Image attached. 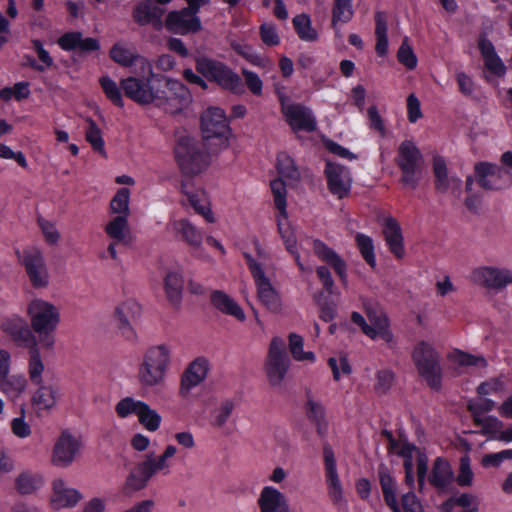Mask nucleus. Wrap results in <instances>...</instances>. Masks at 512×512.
<instances>
[{
    "label": "nucleus",
    "instance_id": "23",
    "mask_svg": "<svg viewBox=\"0 0 512 512\" xmlns=\"http://www.w3.org/2000/svg\"><path fill=\"white\" fill-rule=\"evenodd\" d=\"M110 57L123 67L135 66V74L151 73V64L145 57L121 44H115L111 48Z\"/></svg>",
    "mask_w": 512,
    "mask_h": 512
},
{
    "label": "nucleus",
    "instance_id": "16",
    "mask_svg": "<svg viewBox=\"0 0 512 512\" xmlns=\"http://www.w3.org/2000/svg\"><path fill=\"white\" fill-rule=\"evenodd\" d=\"M323 463L329 497L334 504H337L342 500L343 489L337 471L335 453L328 442L323 443Z\"/></svg>",
    "mask_w": 512,
    "mask_h": 512
},
{
    "label": "nucleus",
    "instance_id": "50",
    "mask_svg": "<svg viewBox=\"0 0 512 512\" xmlns=\"http://www.w3.org/2000/svg\"><path fill=\"white\" fill-rule=\"evenodd\" d=\"M145 403L146 402L137 400L133 397H125L117 402L115 405V412L120 418H128L133 415L139 418Z\"/></svg>",
    "mask_w": 512,
    "mask_h": 512
},
{
    "label": "nucleus",
    "instance_id": "2",
    "mask_svg": "<svg viewBox=\"0 0 512 512\" xmlns=\"http://www.w3.org/2000/svg\"><path fill=\"white\" fill-rule=\"evenodd\" d=\"M32 331L38 336L40 347L44 350H53L56 344L55 332L60 324V310L53 303L33 298L26 306Z\"/></svg>",
    "mask_w": 512,
    "mask_h": 512
},
{
    "label": "nucleus",
    "instance_id": "42",
    "mask_svg": "<svg viewBox=\"0 0 512 512\" xmlns=\"http://www.w3.org/2000/svg\"><path fill=\"white\" fill-rule=\"evenodd\" d=\"M43 485V476L32 472H22L15 479V488L22 495L33 494Z\"/></svg>",
    "mask_w": 512,
    "mask_h": 512
},
{
    "label": "nucleus",
    "instance_id": "58",
    "mask_svg": "<svg viewBox=\"0 0 512 512\" xmlns=\"http://www.w3.org/2000/svg\"><path fill=\"white\" fill-rule=\"evenodd\" d=\"M86 140L91 144L95 151H98L101 157H106L104 151V141L101 136V131L97 124L89 119L88 128L86 129Z\"/></svg>",
    "mask_w": 512,
    "mask_h": 512
},
{
    "label": "nucleus",
    "instance_id": "60",
    "mask_svg": "<svg viewBox=\"0 0 512 512\" xmlns=\"http://www.w3.org/2000/svg\"><path fill=\"white\" fill-rule=\"evenodd\" d=\"M182 182L193 183L192 179L207 170V162H181Z\"/></svg>",
    "mask_w": 512,
    "mask_h": 512
},
{
    "label": "nucleus",
    "instance_id": "15",
    "mask_svg": "<svg viewBox=\"0 0 512 512\" xmlns=\"http://www.w3.org/2000/svg\"><path fill=\"white\" fill-rule=\"evenodd\" d=\"M283 116L294 133L301 131L312 133L317 129V120L312 110L301 103L287 107Z\"/></svg>",
    "mask_w": 512,
    "mask_h": 512
},
{
    "label": "nucleus",
    "instance_id": "34",
    "mask_svg": "<svg viewBox=\"0 0 512 512\" xmlns=\"http://www.w3.org/2000/svg\"><path fill=\"white\" fill-rule=\"evenodd\" d=\"M261 512H290L285 495L272 486H265L258 499Z\"/></svg>",
    "mask_w": 512,
    "mask_h": 512
},
{
    "label": "nucleus",
    "instance_id": "26",
    "mask_svg": "<svg viewBox=\"0 0 512 512\" xmlns=\"http://www.w3.org/2000/svg\"><path fill=\"white\" fill-rule=\"evenodd\" d=\"M165 9L157 5L153 0H143L133 9L132 17L140 26L152 24L155 28L162 26V16Z\"/></svg>",
    "mask_w": 512,
    "mask_h": 512
},
{
    "label": "nucleus",
    "instance_id": "32",
    "mask_svg": "<svg viewBox=\"0 0 512 512\" xmlns=\"http://www.w3.org/2000/svg\"><path fill=\"white\" fill-rule=\"evenodd\" d=\"M478 48L487 71L496 77H504L507 69L502 59L496 53L493 43L485 36H480Z\"/></svg>",
    "mask_w": 512,
    "mask_h": 512
},
{
    "label": "nucleus",
    "instance_id": "61",
    "mask_svg": "<svg viewBox=\"0 0 512 512\" xmlns=\"http://www.w3.org/2000/svg\"><path fill=\"white\" fill-rule=\"evenodd\" d=\"M459 473L457 476V483L461 487H467L472 484L473 472L471 469V459L468 454L460 457Z\"/></svg>",
    "mask_w": 512,
    "mask_h": 512
},
{
    "label": "nucleus",
    "instance_id": "55",
    "mask_svg": "<svg viewBox=\"0 0 512 512\" xmlns=\"http://www.w3.org/2000/svg\"><path fill=\"white\" fill-rule=\"evenodd\" d=\"M37 223L45 242L52 246L58 245L61 239V234L56 223L44 217H39Z\"/></svg>",
    "mask_w": 512,
    "mask_h": 512
},
{
    "label": "nucleus",
    "instance_id": "7",
    "mask_svg": "<svg viewBox=\"0 0 512 512\" xmlns=\"http://www.w3.org/2000/svg\"><path fill=\"white\" fill-rule=\"evenodd\" d=\"M83 448L84 442L80 435L70 429H63L53 442L50 463L53 467L66 469L81 456Z\"/></svg>",
    "mask_w": 512,
    "mask_h": 512
},
{
    "label": "nucleus",
    "instance_id": "63",
    "mask_svg": "<svg viewBox=\"0 0 512 512\" xmlns=\"http://www.w3.org/2000/svg\"><path fill=\"white\" fill-rule=\"evenodd\" d=\"M260 37L267 46H276L280 42V38L275 25L263 23L259 29Z\"/></svg>",
    "mask_w": 512,
    "mask_h": 512
},
{
    "label": "nucleus",
    "instance_id": "45",
    "mask_svg": "<svg viewBox=\"0 0 512 512\" xmlns=\"http://www.w3.org/2000/svg\"><path fill=\"white\" fill-rule=\"evenodd\" d=\"M354 16L353 0H333L331 24L334 29L339 23L346 24Z\"/></svg>",
    "mask_w": 512,
    "mask_h": 512
},
{
    "label": "nucleus",
    "instance_id": "21",
    "mask_svg": "<svg viewBox=\"0 0 512 512\" xmlns=\"http://www.w3.org/2000/svg\"><path fill=\"white\" fill-rule=\"evenodd\" d=\"M141 311V305L134 298H127L116 306L115 318L118 322V328L125 337H134L132 324L140 317Z\"/></svg>",
    "mask_w": 512,
    "mask_h": 512
},
{
    "label": "nucleus",
    "instance_id": "22",
    "mask_svg": "<svg viewBox=\"0 0 512 512\" xmlns=\"http://www.w3.org/2000/svg\"><path fill=\"white\" fill-rule=\"evenodd\" d=\"M82 498V493L78 489L69 486L62 478L53 481L50 502L54 509L73 508Z\"/></svg>",
    "mask_w": 512,
    "mask_h": 512
},
{
    "label": "nucleus",
    "instance_id": "44",
    "mask_svg": "<svg viewBox=\"0 0 512 512\" xmlns=\"http://www.w3.org/2000/svg\"><path fill=\"white\" fill-rule=\"evenodd\" d=\"M164 289L169 301L179 303L183 290V277L177 270H170L164 278Z\"/></svg>",
    "mask_w": 512,
    "mask_h": 512
},
{
    "label": "nucleus",
    "instance_id": "20",
    "mask_svg": "<svg viewBox=\"0 0 512 512\" xmlns=\"http://www.w3.org/2000/svg\"><path fill=\"white\" fill-rule=\"evenodd\" d=\"M312 249L315 256L327 266L331 267L339 277L341 283L346 285L348 281L346 261L334 249L320 239L313 240Z\"/></svg>",
    "mask_w": 512,
    "mask_h": 512
},
{
    "label": "nucleus",
    "instance_id": "39",
    "mask_svg": "<svg viewBox=\"0 0 512 512\" xmlns=\"http://www.w3.org/2000/svg\"><path fill=\"white\" fill-rule=\"evenodd\" d=\"M375 21V52L378 57L384 58L388 54V23L385 12L377 11L374 15Z\"/></svg>",
    "mask_w": 512,
    "mask_h": 512
},
{
    "label": "nucleus",
    "instance_id": "48",
    "mask_svg": "<svg viewBox=\"0 0 512 512\" xmlns=\"http://www.w3.org/2000/svg\"><path fill=\"white\" fill-rule=\"evenodd\" d=\"M148 482V477L139 466V464H137L127 476L123 485V492L127 495L132 494L136 491L144 489Z\"/></svg>",
    "mask_w": 512,
    "mask_h": 512
},
{
    "label": "nucleus",
    "instance_id": "56",
    "mask_svg": "<svg viewBox=\"0 0 512 512\" xmlns=\"http://www.w3.org/2000/svg\"><path fill=\"white\" fill-rule=\"evenodd\" d=\"M10 429L12 434L18 439H27L32 435V428L26 419L24 408H21V414L19 416L11 420Z\"/></svg>",
    "mask_w": 512,
    "mask_h": 512
},
{
    "label": "nucleus",
    "instance_id": "14",
    "mask_svg": "<svg viewBox=\"0 0 512 512\" xmlns=\"http://www.w3.org/2000/svg\"><path fill=\"white\" fill-rule=\"evenodd\" d=\"M290 366V360L286 352L285 342L280 338H273L269 347L266 363L267 376L272 386L279 385Z\"/></svg>",
    "mask_w": 512,
    "mask_h": 512
},
{
    "label": "nucleus",
    "instance_id": "38",
    "mask_svg": "<svg viewBox=\"0 0 512 512\" xmlns=\"http://www.w3.org/2000/svg\"><path fill=\"white\" fill-rule=\"evenodd\" d=\"M59 46L67 51L76 48L84 52L96 51L99 49V42L95 38H83L80 32H68L58 39Z\"/></svg>",
    "mask_w": 512,
    "mask_h": 512
},
{
    "label": "nucleus",
    "instance_id": "9",
    "mask_svg": "<svg viewBox=\"0 0 512 512\" xmlns=\"http://www.w3.org/2000/svg\"><path fill=\"white\" fill-rule=\"evenodd\" d=\"M477 184L485 190H500L512 184V162H477Z\"/></svg>",
    "mask_w": 512,
    "mask_h": 512
},
{
    "label": "nucleus",
    "instance_id": "36",
    "mask_svg": "<svg viewBox=\"0 0 512 512\" xmlns=\"http://www.w3.org/2000/svg\"><path fill=\"white\" fill-rule=\"evenodd\" d=\"M212 305L221 313L234 318L239 322L246 320L242 307L227 293L216 290L211 294Z\"/></svg>",
    "mask_w": 512,
    "mask_h": 512
},
{
    "label": "nucleus",
    "instance_id": "27",
    "mask_svg": "<svg viewBox=\"0 0 512 512\" xmlns=\"http://www.w3.org/2000/svg\"><path fill=\"white\" fill-rule=\"evenodd\" d=\"M1 329L19 345L27 346L31 342L34 344L32 348L36 347L32 332L25 319L21 316L12 315L4 318L1 321Z\"/></svg>",
    "mask_w": 512,
    "mask_h": 512
},
{
    "label": "nucleus",
    "instance_id": "35",
    "mask_svg": "<svg viewBox=\"0 0 512 512\" xmlns=\"http://www.w3.org/2000/svg\"><path fill=\"white\" fill-rule=\"evenodd\" d=\"M202 144L185 131L177 132L174 153L176 160H197L203 157Z\"/></svg>",
    "mask_w": 512,
    "mask_h": 512
},
{
    "label": "nucleus",
    "instance_id": "31",
    "mask_svg": "<svg viewBox=\"0 0 512 512\" xmlns=\"http://www.w3.org/2000/svg\"><path fill=\"white\" fill-rule=\"evenodd\" d=\"M182 191L189 204L197 213L202 215L207 222H215L214 214L209 207L208 198L204 190L196 189L193 183L186 181L182 182Z\"/></svg>",
    "mask_w": 512,
    "mask_h": 512
},
{
    "label": "nucleus",
    "instance_id": "33",
    "mask_svg": "<svg viewBox=\"0 0 512 512\" xmlns=\"http://www.w3.org/2000/svg\"><path fill=\"white\" fill-rule=\"evenodd\" d=\"M29 375L23 373L8 374L0 383V391L5 397L12 402H16L23 398L28 390Z\"/></svg>",
    "mask_w": 512,
    "mask_h": 512
},
{
    "label": "nucleus",
    "instance_id": "10",
    "mask_svg": "<svg viewBox=\"0 0 512 512\" xmlns=\"http://www.w3.org/2000/svg\"><path fill=\"white\" fill-rule=\"evenodd\" d=\"M16 254L32 287L36 289L47 288L50 284V273L42 251L30 247L24 249L22 253L17 250Z\"/></svg>",
    "mask_w": 512,
    "mask_h": 512
},
{
    "label": "nucleus",
    "instance_id": "29",
    "mask_svg": "<svg viewBox=\"0 0 512 512\" xmlns=\"http://www.w3.org/2000/svg\"><path fill=\"white\" fill-rule=\"evenodd\" d=\"M435 189L440 193L450 192L456 198L462 194V181L459 177L449 175L446 162H434Z\"/></svg>",
    "mask_w": 512,
    "mask_h": 512
},
{
    "label": "nucleus",
    "instance_id": "3",
    "mask_svg": "<svg viewBox=\"0 0 512 512\" xmlns=\"http://www.w3.org/2000/svg\"><path fill=\"white\" fill-rule=\"evenodd\" d=\"M171 362V349L166 344L149 347L143 354L137 371L138 382L142 387L152 388L161 385Z\"/></svg>",
    "mask_w": 512,
    "mask_h": 512
},
{
    "label": "nucleus",
    "instance_id": "57",
    "mask_svg": "<svg viewBox=\"0 0 512 512\" xmlns=\"http://www.w3.org/2000/svg\"><path fill=\"white\" fill-rule=\"evenodd\" d=\"M397 60L408 70H414L417 67L418 59L412 47L408 43V38L405 37L397 51Z\"/></svg>",
    "mask_w": 512,
    "mask_h": 512
},
{
    "label": "nucleus",
    "instance_id": "17",
    "mask_svg": "<svg viewBox=\"0 0 512 512\" xmlns=\"http://www.w3.org/2000/svg\"><path fill=\"white\" fill-rule=\"evenodd\" d=\"M165 26L175 34L185 35L200 31L201 21L197 13L186 7L179 11L169 12L166 17Z\"/></svg>",
    "mask_w": 512,
    "mask_h": 512
},
{
    "label": "nucleus",
    "instance_id": "53",
    "mask_svg": "<svg viewBox=\"0 0 512 512\" xmlns=\"http://www.w3.org/2000/svg\"><path fill=\"white\" fill-rule=\"evenodd\" d=\"M138 421L147 431L155 432L160 428L162 417L155 409H152L147 403H145Z\"/></svg>",
    "mask_w": 512,
    "mask_h": 512
},
{
    "label": "nucleus",
    "instance_id": "64",
    "mask_svg": "<svg viewBox=\"0 0 512 512\" xmlns=\"http://www.w3.org/2000/svg\"><path fill=\"white\" fill-rule=\"evenodd\" d=\"M399 156L402 160H420L421 153L415 143L411 140L403 141L398 149Z\"/></svg>",
    "mask_w": 512,
    "mask_h": 512
},
{
    "label": "nucleus",
    "instance_id": "41",
    "mask_svg": "<svg viewBox=\"0 0 512 512\" xmlns=\"http://www.w3.org/2000/svg\"><path fill=\"white\" fill-rule=\"evenodd\" d=\"M401 170L400 182L404 187L415 189L423 177L422 162H398Z\"/></svg>",
    "mask_w": 512,
    "mask_h": 512
},
{
    "label": "nucleus",
    "instance_id": "12",
    "mask_svg": "<svg viewBox=\"0 0 512 512\" xmlns=\"http://www.w3.org/2000/svg\"><path fill=\"white\" fill-rule=\"evenodd\" d=\"M276 168L280 177L270 181V189L273 195V202L280 217L287 218V189L283 177L291 180L298 181L300 179V172L294 165L295 162H276Z\"/></svg>",
    "mask_w": 512,
    "mask_h": 512
},
{
    "label": "nucleus",
    "instance_id": "52",
    "mask_svg": "<svg viewBox=\"0 0 512 512\" xmlns=\"http://www.w3.org/2000/svg\"><path fill=\"white\" fill-rule=\"evenodd\" d=\"M101 88L103 89L106 97L116 106L122 108L124 106L121 86L111 79L109 76H102L99 79Z\"/></svg>",
    "mask_w": 512,
    "mask_h": 512
},
{
    "label": "nucleus",
    "instance_id": "59",
    "mask_svg": "<svg viewBox=\"0 0 512 512\" xmlns=\"http://www.w3.org/2000/svg\"><path fill=\"white\" fill-rule=\"evenodd\" d=\"M311 391H306L307 402L305 405L306 416L311 423L326 419L325 408L317 401H314L311 397Z\"/></svg>",
    "mask_w": 512,
    "mask_h": 512
},
{
    "label": "nucleus",
    "instance_id": "46",
    "mask_svg": "<svg viewBox=\"0 0 512 512\" xmlns=\"http://www.w3.org/2000/svg\"><path fill=\"white\" fill-rule=\"evenodd\" d=\"M355 243L364 261L374 270L377 266V261L373 239L364 233H357L355 235Z\"/></svg>",
    "mask_w": 512,
    "mask_h": 512
},
{
    "label": "nucleus",
    "instance_id": "1",
    "mask_svg": "<svg viewBox=\"0 0 512 512\" xmlns=\"http://www.w3.org/2000/svg\"><path fill=\"white\" fill-rule=\"evenodd\" d=\"M27 373L35 387L30 396V405L37 416L52 412L60 399L59 388L44 383L46 366L38 347L31 348L27 359Z\"/></svg>",
    "mask_w": 512,
    "mask_h": 512
},
{
    "label": "nucleus",
    "instance_id": "25",
    "mask_svg": "<svg viewBox=\"0 0 512 512\" xmlns=\"http://www.w3.org/2000/svg\"><path fill=\"white\" fill-rule=\"evenodd\" d=\"M176 236L194 249H199L203 243L201 230L187 218H172L168 224Z\"/></svg>",
    "mask_w": 512,
    "mask_h": 512
},
{
    "label": "nucleus",
    "instance_id": "51",
    "mask_svg": "<svg viewBox=\"0 0 512 512\" xmlns=\"http://www.w3.org/2000/svg\"><path fill=\"white\" fill-rule=\"evenodd\" d=\"M288 339H289L290 352L292 354V357L296 361H304V360H307L310 362L315 361V354L313 352H311V351L305 352L303 350L304 342H303L302 336H300L299 334H296V333H290Z\"/></svg>",
    "mask_w": 512,
    "mask_h": 512
},
{
    "label": "nucleus",
    "instance_id": "4",
    "mask_svg": "<svg viewBox=\"0 0 512 512\" xmlns=\"http://www.w3.org/2000/svg\"><path fill=\"white\" fill-rule=\"evenodd\" d=\"M411 358L419 377L432 391L439 392L443 380L440 353L432 344L421 340L414 346Z\"/></svg>",
    "mask_w": 512,
    "mask_h": 512
},
{
    "label": "nucleus",
    "instance_id": "43",
    "mask_svg": "<svg viewBox=\"0 0 512 512\" xmlns=\"http://www.w3.org/2000/svg\"><path fill=\"white\" fill-rule=\"evenodd\" d=\"M294 30L300 40L314 42L318 39V32L313 28L311 18L308 14L302 13L292 19Z\"/></svg>",
    "mask_w": 512,
    "mask_h": 512
},
{
    "label": "nucleus",
    "instance_id": "37",
    "mask_svg": "<svg viewBox=\"0 0 512 512\" xmlns=\"http://www.w3.org/2000/svg\"><path fill=\"white\" fill-rule=\"evenodd\" d=\"M453 479L454 474L449 462L442 457H437L428 479L430 484L436 489L443 490L452 483Z\"/></svg>",
    "mask_w": 512,
    "mask_h": 512
},
{
    "label": "nucleus",
    "instance_id": "8",
    "mask_svg": "<svg viewBox=\"0 0 512 512\" xmlns=\"http://www.w3.org/2000/svg\"><path fill=\"white\" fill-rule=\"evenodd\" d=\"M378 476L386 505L392 510V512H402L397 500V483L395 478L384 465L379 467ZM401 506L403 512H424L420 500L412 491L407 492L401 497Z\"/></svg>",
    "mask_w": 512,
    "mask_h": 512
},
{
    "label": "nucleus",
    "instance_id": "19",
    "mask_svg": "<svg viewBox=\"0 0 512 512\" xmlns=\"http://www.w3.org/2000/svg\"><path fill=\"white\" fill-rule=\"evenodd\" d=\"M210 362L205 357L195 358L185 369L180 383V394L187 396L192 389L199 386L208 376Z\"/></svg>",
    "mask_w": 512,
    "mask_h": 512
},
{
    "label": "nucleus",
    "instance_id": "13",
    "mask_svg": "<svg viewBox=\"0 0 512 512\" xmlns=\"http://www.w3.org/2000/svg\"><path fill=\"white\" fill-rule=\"evenodd\" d=\"M324 175L327 189L333 196L341 200L350 195L353 178L348 167L339 162H326Z\"/></svg>",
    "mask_w": 512,
    "mask_h": 512
},
{
    "label": "nucleus",
    "instance_id": "62",
    "mask_svg": "<svg viewBox=\"0 0 512 512\" xmlns=\"http://www.w3.org/2000/svg\"><path fill=\"white\" fill-rule=\"evenodd\" d=\"M394 382V373L390 370H380L376 373V383L374 389L378 394H386Z\"/></svg>",
    "mask_w": 512,
    "mask_h": 512
},
{
    "label": "nucleus",
    "instance_id": "5",
    "mask_svg": "<svg viewBox=\"0 0 512 512\" xmlns=\"http://www.w3.org/2000/svg\"><path fill=\"white\" fill-rule=\"evenodd\" d=\"M155 105L164 111L177 114L192 102L189 89L180 81L158 74Z\"/></svg>",
    "mask_w": 512,
    "mask_h": 512
},
{
    "label": "nucleus",
    "instance_id": "11",
    "mask_svg": "<svg viewBox=\"0 0 512 512\" xmlns=\"http://www.w3.org/2000/svg\"><path fill=\"white\" fill-rule=\"evenodd\" d=\"M143 77L129 76L120 81L126 97L140 105L155 104L158 74H141Z\"/></svg>",
    "mask_w": 512,
    "mask_h": 512
},
{
    "label": "nucleus",
    "instance_id": "28",
    "mask_svg": "<svg viewBox=\"0 0 512 512\" xmlns=\"http://www.w3.org/2000/svg\"><path fill=\"white\" fill-rule=\"evenodd\" d=\"M383 236L388 250L396 259H402L405 255L404 238L398 221L389 216L383 222Z\"/></svg>",
    "mask_w": 512,
    "mask_h": 512
},
{
    "label": "nucleus",
    "instance_id": "6",
    "mask_svg": "<svg viewBox=\"0 0 512 512\" xmlns=\"http://www.w3.org/2000/svg\"><path fill=\"white\" fill-rule=\"evenodd\" d=\"M196 70L208 81L215 82L224 90L235 94H241L245 90L240 76L223 62L199 57L196 59Z\"/></svg>",
    "mask_w": 512,
    "mask_h": 512
},
{
    "label": "nucleus",
    "instance_id": "54",
    "mask_svg": "<svg viewBox=\"0 0 512 512\" xmlns=\"http://www.w3.org/2000/svg\"><path fill=\"white\" fill-rule=\"evenodd\" d=\"M234 404L230 400L223 401L211 414L210 423L217 429H222L227 423L232 411Z\"/></svg>",
    "mask_w": 512,
    "mask_h": 512
},
{
    "label": "nucleus",
    "instance_id": "49",
    "mask_svg": "<svg viewBox=\"0 0 512 512\" xmlns=\"http://www.w3.org/2000/svg\"><path fill=\"white\" fill-rule=\"evenodd\" d=\"M130 190L128 188L119 189L110 201L109 214L130 216Z\"/></svg>",
    "mask_w": 512,
    "mask_h": 512
},
{
    "label": "nucleus",
    "instance_id": "24",
    "mask_svg": "<svg viewBox=\"0 0 512 512\" xmlns=\"http://www.w3.org/2000/svg\"><path fill=\"white\" fill-rule=\"evenodd\" d=\"M258 301L272 313H278L282 309L280 293L266 276L260 264H258Z\"/></svg>",
    "mask_w": 512,
    "mask_h": 512
},
{
    "label": "nucleus",
    "instance_id": "47",
    "mask_svg": "<svg viewBox=\"0 0 512 512\" xmlns=\"http://www.w3.org/2000/svg\"><path fill=\"white\" fill-rule=\"evenodd\" d=\"M230 133L223 134H211L203 136L202 146L206 150V154L209 157L217 156L219 152L226 149L229 145V138L231 136Z\"/></svg>",
    "mask_w": 512,
    "mask_h": 512
},
{
    "label": "nucleus",
    "instance_id": "30",
    "mask_svg": "<svg viewBox=\"0 0 512 512\" xmlns=\"http://www.w3.org/2000/svg\"><path fill=\"white\" fill-rule=\"evenodd\" d=\"M201 129L203 136L231 132L224 110L218 107H210L202 113Z\"/></svg>",
    "mask_w": 512,
    "mask_h": 512
},
{
    "label": "nucleus",
    "instance_id": "40",
    "mask_svg": "<svg viewBox=\"0 0 512 512\" xmlns=\"http://www.w3.org/2000/svg\"><path fill=\"white\" fill-rule=\"evenodd\" d=\"M129 216L110 215L105 224V233L116 242H125L130 235Z\"/></svg>",
    "mask_w": 512,
    "mask_h": 512
},
{
    "label": "nucleus",
    "instance_id": "18",
    "mask_svg": "<svg viewBox=\"0 0 512 512\" xmlns=\"http://www.w3.org/2000/svg\"><path fill=\"white\" fill-rule=\"evenodd\" d=\"M471 280L485 288L502 289L512 283V275L505 269L482 266L472 271Z\"/></svg>",
    "mask_w": 512,
    "mask_h": 512
}]
</instances>
